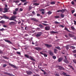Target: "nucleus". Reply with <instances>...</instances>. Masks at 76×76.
Instances as JSON below:
<instances>
[{
    "label": "nucleus",
    "instance_id": "f257e3e1",
    "mask_svg": "<svg viewBox=\"0 0 76 76\" xmlns=\"http://www.w3.org/2000/svg\"><path fill=\"white\" fill-rule=\"evenodd\" d=\"M66 10H66V9H62L61 10H57V12H61V13H63L64 12H65V11H66Z\"/></svg>",
    "mask_w": 76,
    "mask_h": 76
},
{
    "label": "nucleus",
    "instance_id": "f03ea898",
    "mask_svg": "<svg viewBox=\"0 0 76 76\" xmlns=\"http://www.w3.org/2000/svg\"><path fill=\"white\" fill-rule=\"evenodd\" d=\"M17 16L15 15H13L9 19V20H14L15 19H16Z\"/></svg>",
    "mask_w": 76,
    "mask_h": 76
},
{
    "label": "nucleus",
    "instance_id": "7ed1b4c3",
    "mask_svg": "<svg viewBox=\"0 0 76 76\" xmlns=\"http://www.w3.org/2000/svg\"><path fill=\"white\" fill-rule=\"evenodd\" d=\"M41 34H42V32H39L36 35V36L37 37H40V36L41 35Z\"/></svg>",
    "mask_w": 76,
    "mask_h": 76
},
{
    "label": "nucleus",
    "instance_id": "20e7f679",
    "mask_svg": "<svg viewBox=\"0 0 76 76\" xmlns=\"http://www.w3.org/2000/svg\"><path fill=\"white\" fill-rule=\"evenodd\" d=\"M45 46L47 47V48H48L49 47H52V45H49L48 44H45Z\"/></svg>",
    "mask_w": 76,
    "mask_h": 76
},
{
    "label": "nucleus",
    "instance_id": "39448f33",
    "mask_svg": "<svg viewBox=\"0 0 76 76\" xmlns=\"http://www.w3.org/2000/svg\"><path fill=\"white\" fill-rule=\"evenodd\" d=\"M9 65L10 66H11V67H13L14 68H16V67L13 64H12L10 63H9Z\"/></svg>",
    "mask_w": 76,
    "mask_h": 76
},
{
    "label": "nucleus",
    "instance_id": "423d86ee",
    "mask_svg": "<svg viewBox=\"0 0 76 76\" xmlns=\"http://www.w3.org/2000/svg\"><path fill=\"white\" fill-rule=\"evenodd\" d=\"M63 58H60L58 60V62H61L63 60Z\"/></svg>",
    "mask_w": 76,
    "mask_h": 76
},
{
    "label": "nucleus",
    "instance_id": "0eeeda50",
    "mask_svg": "<svg viewBox=\"0 0 76 76\" xmlns=\"http://www.w3.org/2000/svg\"><path fill=\"white\" fill-rule=\"evenodd\" d=\"M26 73L27 74V75H31L32 73L31 71H27L26 72Z\"/></svg>",
    "mask_w": 76,
    "mask_h": 76
},
{
    "label": "nucleus",
    "instance_id": "6e6552de",
    "mask_svg": "<svg viewBox=\"0 0 76 76\" xmlns=\"http://www.w3.org/2000/svg\"><path fill=\"white\" fill-rule=\"evenodd\" d=\"M35 50H36L37 51H39V50H42V48H37V47L35 48Z\"/></svg>",
    "mask_w": 76,
    "mask_h": 76
},
{
    "label": "nucleus",
    "instance_id": "1a4fd4ad",
    "mask_svg": "<svg viewBox=\"0 0 76 76\" xmlns=\"http://www.w3.org/2000/svg\"><path fill=\"white\" fill-rule=\"evenodd\" d=\"M15 23L14 22H12L9 23V25H15Z\"/></svg>",
    "mask_w": 76,
    "mask_h": 76
},
{
    "label": "nucleus",
    "instance_id": "9d476101",
    "mask_svg": "<svg viewBox=\"0 0 76 76\" xmlns=\"http://www.w3.org/2000/svg\"><path fill=\"white\" fill-rule=\"evenodd\" d=\"M4 11H3L4 13H6V12H7V10H8V9L7 8H4Z\"/></svg>",
    "mask_w": 76,
    "mask_h": 76
},
{
    "label": "nucleus",
    "instance_id": "9b49d317",
    "mask_svg": "<svg viewBox=\"0 0 76 76\" xmlns=\"http://www.w3.org/2000/svg\"><path fill=\"white\" fill-rule=\"evenodd\" d=\"M50 28L48 26H47L45 27V29L46 31H49Z\"/></svg>",
    "mask_w": 76,
    "mask_h": 76
},
{
    "label": "nucleus",
    "instance_id": "f8f14e48",
    "mask_svg": "<svg viewBox=\"0 0 76 76\" xmlns=\"http://www.w3.org/2000/svg\"><path fill=\"white\" fill-rule=\"evenodd\" d=\"M29 59H30V60H32V61H35V60L32 58L31 56H29Z\"/></svg>",
    "mask_w": 76,
    "mask_h": 76
},
{
    "label": "nucleus",
    "instance_id": "ddd939ff",
    "mask_svg": "<svg viewBox=\"0 0 76 76\" xmlns=\"http://www.w3.org/2000/svg\"><path fill=\"white\" fill-rule=\"evenodd\" d=\"M40 54H42V55H43L44 56V57H47V54H44L41 52H40Z\"/></svg>",
    "mask_w": 76,
    "mask_h": 76
},
{
    "label": "nucleus",
    "instance_id": "4468645a",
    "mask_svg": "<svg viewBox=\"0 0 76 76\" xmlns=\"http://www.w3.org/2000/svg\"><path fill=\"white\" fill-rule=\"evenodd\" d=\"M49 54L51 56H53L54 55V54H53V52H52V51H49Z\"/></svg>",
    "mask_w": 76,
    "mask_h": 76
},
{
    "label": "nucleus",
    "instance_id": "2eb2a0df",
    "mask_svg": "<svg viewBox=\"0 0 76 76\" xmlns=\"http://www.w3.org/2000/svg\"><path fill=\"white\" fill-rule=\"evenodd\" d=\"M58 69L59 70H64V68L61 66H59Z\"/></svg>",
    "mask_w": 76,
    "mask_h": 76
},
{
    "label": "nucleus",
    "instance_id": "dca6fc26",
    "mask_svg": "<svg viewBox=\"0 0 76 76\" xmlns=\"http://www.w3.org/2000/svg\"><path fill=\"white\" fill-rule=\"evenodd\" d=\"M54 51L55 54H57V53L58 52V50L56 49H54Z\"/></svg>",
    "mask_w": 76,
    "mask_h": 76
},
{
    "label": "nucleus",
    "instance_id": "f3484780",
    "mask_svg": "<svg viewBox=\"0 0 76 76\" xmlns=\"http://www.w3.org/2000/svg\"><path fill=\"white\" fill-rule=\"evenodd\" d=\"M31 20H34V21H35V22H38V20L35 18H31Z\"/></svg>",
    "mask_w": 76,
    "mask_h": 76
},
{
    "label": "nucleus",
    "instance_id": "a211bd4d",
    "mask_svg": "<svg viewBox=\"0 0 76 76\" xmlns=\"http://www.w3.org/2000/svg\"><path fill=\"white\" fill-rule=\"evenodd\" d=\"M62 75L64 76H67L68 75L67 74V73L64 72H63Z\"/></svg>",
    "mask_w": 76,
    "mask_h": 76
},
{
    "label": "nucleus",
    "instance_id": "6ab92c4d",
    "mask_svg": "<svg viewBox=\"0 0 76 76\" xmlns=\"http://www.w3.org/2000/svg\"><path fill=\"white\" fill-rule=\"evenodd\" d=\"M69 37H74V35H73L69 33Z\"/></svg>",
    "mask_w": 76,
    "mask_h": 76
},
{
    "label": "nucleus",
    "instance_id": "aec40b11",
    "mask_svg": "<svg viewBox=\"0 0 76 76\" xmlns=\"http://www.w3.org/2000/svg\"><path fill=\"white\" fill-rule=\"evenodd\" d=\"M5 42H8V43H10L11 44H12V42L9 40H5Z\"/></svg>",
    "mask_w": 76,
    "mask_h": 76
},
{
    "label": "nucleus",
    "instance_id": "412c9836",
    "mask_svg": "<svg viewBox=\"0 0 76 76\" xmlns=\"http://www.w3.org/2000/svg\"><path fill=\"white\" fill-rule=\"evenodd\" d=\"M52 12L51 11H49L47 12V14L48 15H51V14L52 13Z\"/></svg>",
    "mask_w": 76,
    "mask_h": 76
},
{
    "label": "nucleus",
    "instance_id": "4be33fe9",
    "mask_svg": "<svg viewBox=\"0 0 76 76\" xmlns=\"http://www.w3.org/2000/svg\"><path fill=\"white\" fill-rule=\"evenodd\" d=\"M50 33V34H57V33H58L57 32H55V31H51Z\"/></svg>",
    "mask_w": 76,
    "mask_h": 76
},
{
    "label": "nucleus",
    "instance_id": "5701e85b",
    "mask_svg": "<svg viewBox=\"0 0 76 76\" xmlns=\"http://www.w3.org/2000/svg\"><path fill=\"white\" fill-rule=\"evenodd\" d=\"M56 48H57L58 50H61V48L59 46H58L55 47Z\"/></svg>",
    "mask_w": 76,
    "mask_h": 76
},
{
    "label": "nucleus",
    "instance_id": "b1692460",
    "mask_svg": "<svg viewBox=\"0 0 76 76\" xmlns=\"http://www.w3.org/2000/svg\"><path fill=\"white\" fill-rule=\"evenodd\" d=\"M3 18H4L5 19H9V18L6 15H4V16H3Z\"/></svg>",
    "mask_w": 76,
    "mask_h": 76
},
{
    "label": "nucleus",
    "instance_id": "393cba45",
    "mask_svg": "<svg viewBox=\"0 0 76 76\" xmlns=\"http://www.w3.org/2000/svg\"><path fill=\"white\" fill-rule=\"evenodd\" d=\"M3 57L5 59H7V60L9 58L7 57L6 56H3Z\"/></svg>",
    "mask_w": 76,
    "mask_h": 76
},
{
    "label": "nucleus",
    "instance_id": "a878e982",
    "mask_svg": "<svg viewBox=\"0 0 76 76\" xmlns=\"http://www.w3.org/2000/svg\"><path fill=\"white\" fill-rule=\"evenodd\" d=\"M64 63H69V62L68 61H67V60H64Z\"/></svg>",
    "mask_w": 76,
    "mask_h": 76
},
{
    "label": "nucleus",
    "instance_id": "bb28decb",
    "mask_svg": "<svg viewBox=\"0 0 76 76\" xmlns=\"http://www.w3.org/2000/svg\"><path fill=\"white\" fill-rule=\"evenodd\" d=\"M4 74H5V75H9V76H10V75H11L10 73H7V72H5Z\"/></svg>",
    "mask_w": 76,
    "mask_h": 76
},
{
    "label": "nucleus",
    "instance_id": "cd10ccee",
    "mask_svg": "<svg viewBox=\"0 0 76 76\" xmlns=\"http://www.w3.org/2000/svg\"><path fill=\"white\" fill-rule=\"evenodd\" d=\"M70 48H71L72 49L74 50V49H75L76 48L73 46H71L70 47Z\"/></svg>",
    "mask_w": 76,
    "mask_h": 76
},
{
    "label": "nucleus",
    "instance_id": "c85d7f7f",
    "mask_svg": "<svg viewBox=\"0 0 76 76\" xmlns=\"http://www.w3.org/2000/svg\"><path fill=\"white\" fill-rule=\"evenodd\" d=\"M27 58H29V57L27 55H24Z\"/></svg>",
    "mask_w": 76,
    "mask_h": 76
},
{
    "label": "nucleus",
    "instance_id": "c756f323",
    "mask_svg": "<svg viewBox=\"0 0 76 76\" xmlns=\"http://www.w3.org/2000/svg\"><path fill=\"white\" fill-rule=\"evenodd\" d=\"M64 29L65 30H66V31H68V32H69L70 31L68 30V29H67V28H66V27Z\"/></svg>",
    "mask_w": 76,
    "mask_h": 76
},
{
    "label": "nucleus",
    "instance_id": "7c9ffc66",
    "mask_svg": "<svg viewBox=\"0 0 76 76\" xmlns=\"http://www.w3.org/2000/svg\"><path fill=\"white\" fill-rule=\"evenodd\" d=\"M33 4L34 5H35V6H38V5H39V4H37V3H34Z\"/></svg>",
    "mask_w": 76,
    "mask_h": 76
},
{
    "label": "nucleus",
    "instance_id": "2f4dec72",
    "mask_svg": "<svg viewBox=\"0 0 76 76\" xmlns=\"http://www.w3.org/2000/svg\"><path fill=\"white\" fill-rule=\"evenodd\" d=\"M55 3H56L54 1H52L50 3V4H54Z\"/></svg>",
    "mask_w": 76,
    "mask_h": 76
},
{
    "label": "nucleus",
    "instance_id": "473e14b6",
    "mask_svg": "<svg viewBox=\"0 0 76 76\" xmlns=\"http://www.w3.org/2000/svg\"><path fill=\"white\" fill-rule=\"evenodd\" d=\"M13 15H15L17 14V12H16V11H14L13 12Z\"/></svg>",
    "mask_w": 76,
    "mask_h": 76
},
{
    "label": "nucleus",
    "instance_id": "72a5a7b5",
    "mask_svg": "<svg viewBox=\"0 0 76 76\" xmlns=\"http://www.w3.org/2000/svg\"><path fill=\"white\" fill-rule=\"evenodd\" d=\"M71 4H72V5H75V2H74V1H72L71 2Z\"/></svg>",
    "mask_w": 76,
    "mask_h": 76
},
{
    "label": "nucleus",
    "instance_id": "f704fd0d",
    "mask_svg": "<svg viewBox=\"0 0 76 76\" xmlns=\"http://www.w3.org/2000/svg\"><path fill=\"white\" fill-rule=\"evenodd\" d=\"M64 14H61V17H62V18H64Z\"/></svg>",
    "mask_w": 76,
    "mask_h": 76
},
{
    "label": "nucleus",
    "instance_id": "c9c22d12",
    "mask_svg": "<svg viewBox=\"0 0 76 76\" xmlns=\"http://www.w3.org/2000/svg\"><path fill=\"white\" fill-rule=\"evenodd\" d=\"M0 23H4V21L3 20L1 21H0Z\"/></svg>",
    "mask_w": 76,
    "mask_h": 76
},
{
    "label": "nucleus",
    "instance_id": "e433bc0d",
    "mask_svg": "<svg viewBox=\"0 0 76 76\" xmlns=\"http://www.w3.org/2000/svg\"><path fill=\"white\" fill-rule=\"evenodd\" d=\"M39 26L40 27V28H43V26H42V25L41 24H39Z\"/></svg>",
    "mask_w": 76,
    "mask_h": 76
},
{
    "label": "nucleus",
    "instance_id": "4c0bfd02",
    "mask_svg": "<svg viewBox=\"0 0 76 76\" xmlns=\"http://www.w3.org/2000/svg\"><path fill=\"white\" fill-rule=\"evenodd\" d=\"M20 1L23 2V3H24V2H25L26 0H20Z\"/></svg>",
    "mask_w": 76,
    "mask_h": 76
},
{
    "label": "nucleus",
    "instance_id": "58836bf2",
    "mask_svg": "<svg viewBox=\"0 0 76 76\" xmlns=\"http://www.w3.org/2000/svg\"><path fill=\"white\" fill-rule=\"evenodd\" d=\"M32 8V7H31V6H30L29 7V10H31V9Z\"/></svg>",
    "mask_w": 76,
    "mask_h": 76
},
{
    "label": "nucleus",
    "instance_id": "ea45409f",
    "mask_svg": "<svg viewBox=\"0 0 76 76\" xmlns=\"http://www.w3.org/2000/svg\"><path fill=\"white\" fill-rule=\"evenodd\" d=\"M55 18L56 19H57L58 18H59V16L57 15L56 16H55Z\"/></svg>",
    "mask_w": 76,
    "mask_h": 76
},
{
    "label": "nucleus",
    "instance_id": "a19ab883",
    "mask_svg": "<svg viewBox=\"0 0 76 76\" xmlns=\"http://www.w3.org/2000/svg\"><path fill=\"white\" fill-rule=\"evenodd\" d=\"M65 47L66 48V49L67 50H69V46H66Z\"/></svg>",
    "mask_w": 76,
    "mask_h": 76
},
{
    "label": "nucleus",
    "instance_id": "79ce46f5",
    "mask_svg": "<svg viewBox=\"0 0 76 76\" xmlns=\"http://www.w3.org/2000/svg\"><path fill=\"white\" fill-rule=\"evenodd\" d=\"M6 66H7V65L6 64H4L3 65V67H6Z\"/></svg>",
    "mask_w": 76,
    "mask_h": 76
},
{
    "label": "nucleus",
    "instance_id": "37998d69",
    "mask_svg": "<svg viewBox=\"0 0 76 76\" xmlns=\"http://www.w3.org/2000/svg\"><path fill=\"white\" fill-rule=\"evenodd\" d=\"M54 23H55L56 24H58L59 23H58V22H57V21H55L54 22Z\"/></svg>",
    "mask_w": 76,
    "mask_h": 76
},
{
    "label": "nucleus",
    "instance_id": "c03bdc74",
    "mask_svg": "<svg viewBox=\"0 0 76 76\" xmlns=\"http://www.w3.org/2000/svg\"><path fill=\"white\" fill-rule=\"evenodd\" d=\"M4 28H3L0 29V31H4Z\"/></svg>",
    "mask_w": 76,
    "mask_h": 76
},
{
    "label": "nucleus",
    "instance_id": "a18cd8bd",
    "mask_svg": "<svg viewBox=\"0 0 76 76\" xmlns=\"http://www.w3.org/2000/svg\"><path fill=\"white\" fill-rule=\"evenodd\" d=\"M73 61L74 63H75L76 64V60H73Z\"/></svg>",
    "mask_w": 76,
    "mask_h": 76
},
{
    "label": "nucleus",
    "instance_id": "49530a36",
    "mask_svg": "<svg viewBox=\"0 0 76 76\" xmlns=\"http://www.w3.org/2000/svg\"><path fill=\"white\" fill-rule=\"evenodd\" d=\"M19 1H15V2L16 3H19Z\"/></svg>",
    "mask_w": 76,
    "mask_h": 76
},
{
    "label": "nucleus",
    "instance_id": "de8ad7c7",
    "mask_svg": "<svg viewBox=\"0 0 76 76\" xmlns=\"http://www.w3.org/2000/svg\"><path fill=\"white\" fill-rule=\"evenodd\" d=\"M17 54H19V55H20V53L19 52H17Z\"/></svg>",
    "mask_w": 76,
    "mask_h": 76
},
{
    "label": "nucleus",
    "instance_id": "09e8293b",
    "mask_svg": "<svg viewBox=\"0 0 76 76\" xmlns=\"http://www.w3.org/2000/svg\"><path fill=\"white\" fill-rule=\"evenodd\" d=\"M73 53H76V50H74L73 51Z\"/></svg>",
    "mask_w": 76,
    "mask_h": 76
},
{
    "label": "nucleus",
    "instance_id": "8fccbe9b",
    "mask_svg": "<svg viewBox=\"0 0 76 76\" xmlns=\"http://www.w3.org/2000/svg\"><path fill=\"white\" fill-rule=\"evenodd\" d=\"M53 58H54V59H56V56H53Z\"/></svg>",
    "mask_w": 76,
    "mask_h": 76
},
{
    "label": "nucleus",
    "instance_id": "3c124183",
    "mask_svg": "<svg viewBox=\"0 0 76 76\" xmlns=\"http://www.w3.org/2000/svg\"><path fill=\"white\" fill-rule=\"evenodd\" d=\"M71 29H72V30H74L75 29V28H74V27L72 26L71 27Z\"/></svg>",
    "mask_w": 76,
    "mask_h": 76
},
{
    "label": "nucleus",
    "instance_id": "603ef678",
    "mask_svg": "<svg viewBox=\"0 0 76 76\" xmlns=\"http://www.w3.org/2000/svg\"><path fill=\"white\" fill-rule=\"evenodd\" d=\"M59 26L60 27H61L62 28H64V26L63 25H61L60 26Z\"/></svg>",
    "mask_w": 76,
    "mask_h": 76
},
{
    "label": "nucleus",
    "instance_id": "864d4df0",
    "mask_svg": "<svg viewBox=\"0 0 76 76\" xmlns=\"http://www.w3.org/2000/svg\"><path fill=\"white\" fill-rule=\"evenodd\" d=\"M74 12H75V10H72L71 11V12H72V14H73V13H74Z\"/></svg>",
    "mask_w": 76,
    "mask_h": 76
},
{
    "label": "nucleus",
    "instance_id": "5fc2aeb1",
    "mask_svg": "<svg viewBox=\"0 0 76 76\" xmlns=\"http://www.w3.org/2000/svg\"><path fill=\"white\" fill-rule=\"evenodd\" d=\"M18 9H19L18 8H16L15 9V11H16V12H17V11H18Z\"/></svg>",
    "mask_w": 76,
    "mask_h": 76
},
{
    "label": "nucleus",
    "instance_id": "6e6d98bb",
    "mask_svg": "<svg viewBox=\"0 0 76 76\" xmlns=\"http://www.w3.org/2000/svg\"><path fill=\"white\" fill-rule=\"evenodd\" d=\"M3 11V9L0 8V12H2Z\"/></svg>",
    "mask_w": 76,
    "mask_h": 76
},
{
    "label": "nucleus",
    "instance_id": "4d7b16f0",
    "mask_svg": "<svg viewBox=\"0 0 76 76\" xmlns=\"http://www.w3.org/2000/svg\"><path fill=\"white\" fill-rule=\"evenodd\" d=\"M33 1L34 3H35V2H37V0H34Z\"/></svg>",
    "mask_w": 76,
    "mask_h": 76
},
{
    "label": "nucleus",
    "instance_id": "13d9d810",
    "mask_svg": "<svg viewBox=\"0 0 76 76\" xmlns=\"http://www.w3.org/2000/svg\"><path fill=\"white\" fill-rule=\"evenodd\" d=\"M41 16V15L39 14H37V16Z\"/></svg>",
    "mask_w": 76,
    "mask_h": 76
},
{
    "label": "nucleus",
    "instance_id": "bf43d9fd",
    "mask_svg": "<svg viewBox=\"0 0 76 76\" xmlns=\"http://www.w3.org/2000/svg\"><path fill=\"white\" fill-rule=\"evenodd\" d=\"M3 27H4V28H7V26H6L5 25H3Z\"/></svg>",
    "mask_w": 76,
    "mask_h": 76
},
{
    "label": "nucleus",
    "instance_id": "052dcab7",
    "mask_svg": "<svg viewBox=\"0 0 76 76\" xmlns=\"http://www.w3.org/2000/svg\"><path fill=\"white\" fill-rule=\"evenodd\" d=\"M45 10L44 9H42L40 10V11H44Z\"/></svg>",
    "mask_w": 76,
    "mask_h": 76
},
{
    "label": "nucleus",
    "instance_id": "680f3d73",
    "mask_svg": "<svg viewBox=\"0 0 76 76\" xmlns=\"http://www.w3.org/2000/svg\"><path fill=\"white\" fill-rule=\"evenodd\" d=\"M32 13H33V15H35V12L34 11L32 12Z\"/></svg>",
    "mask_w": 76,
    "mask_h": 76
},
{
    "label": "nucleus",
    "instance_id": "e2e57ef3",
    "mask_svg": "<svg viewBox=\"0 0 76 76\" xmlns=\"http://www.w3.org/2000/svg\"><path fill=\"white\" fill-rule=\"evenodd\" d=\"M0 54H3V51L0 50Z\"/></svg>",
    "mask_w": 76,
    "mask_h": 76
},
{
    "label": "nucleus",
    "instance_id": "0e129e2a",
    "mask_svg": "<svg viewBox=\"0 0 76 76\" xmlns=\"http://www.w3.org/2000/svg\"><path fill=\"white\" fill-rule=\"evenodd\" d=\"M26 4H27V2H25L24 3L23 5H25Z\"/></svg>",
    "mask_w": 76,
    "mask_h": 76
},
{
    "label": "nucleus",
    "instance_id": "69168bd1",
    "mask_svg": "<svg viewBox=\"0 0 76 76\" xmlns=\"http://www.w3.org/2000/svg\"><path fill=\"white\" fill-rule=\"evenodd\" d=\"M74 25H76V21L75 20H74Z\"/></svg>",
    "mask_w": 76,
    "mask_h": 76
},
{
    "label": "nucleus",
    "instance_id": "338daca9",
    "mask_svg": "<svg viewBox=\"0 0 76 76\" xmlns=\"http://www.w3.org/2000/svg\"><path fill=\"white\" fill-rule=\"evenodd\" d=\"M55 75H56V76H59V75L57 74H56Z\"/></svg>",
    "mask_w": 76,
    "mask_h": 76
},
{
    "label": "nucleus",
    "instance_id": "774afa93",
    "mask_svg": "<svg viewBox=\"0 0 76 76\" xmlns=\"http://www.w3.org/2000/svg\"><path fill=\"white\" fill-rule=\"evenodd\" d=\"M74 16H75V17H76V13H75L74 15Z\"/></svg>",
    "mask_w": 76,
    "mask_h": 76
}]
</instances>
